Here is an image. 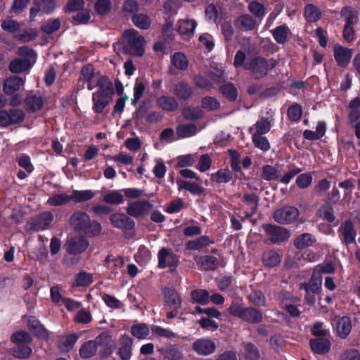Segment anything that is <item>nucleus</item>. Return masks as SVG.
<instances>
[{"label":"nucleus","mask_w":360,"mask_h":360,"mask_svg":"<svg viewBox=\"0 0 360 360\" xmlns=\"http://www.w3.org/2000/svg\"><path fill=\"white\" fill-rule=\"evenodd\" d=\"M94 281L93 274L84 271L79 272L75 277L72 282V287H86Z\"/></svg>","instance_id":"nucleus-35"},{"label":"nucleus","mask_w":360,"mask_h":360,"mask_svg":"<svg viewBox=\"0 0 360 360\" xmlns=\"http://www.w3.org/2000/svg\"><path fill=\"white\" fill-rule=\"evenodd\" d=\"M248 9L252 14L261 19L263 18L266 14L264 5L257 1L250 2L248 5Z\"/></svg>","instance_id":"nucleus-62"},{"label":"nucleus","mask_w":360,"mask_h":360,"mask_svg":"<svg viewBox=\"0 0 360 360\" xmlns=\"http://www.w3.org/2000/svg\"><path fill=\"white\" fill-rule=\"evenodd\" d=\"M311 350L319 354L328 353L331 347L330 341L328 338H315L310 340Z\"/></svg>","instance_id":"nucleus-27"},{"label":"nucleus","mask_w":360,"mask_h":360,"mask_svg":"<svg viewBox=\"0 0 360 360\" xmlns=\"http://www.w3.org/2000/svg\"><path fill=\"white\" fill-rule=\"evenodd\" d=\"M71 201L70 195L66 193H57L53 195L48 200V203L53 206H60Z\"/></svg>","instance_id":"nucleus-54"},{"label":"nucleus","mask_w":360,"mask_h":360,"mask_svg":"<svg viewBox=\"0 0 360 360\" xmlns=\"http://www.w3.org/2000/svg\"><path fill=\"white\" fill-rule=\"evenodd\" d=\"M334 58L337 64L345 67L349 63L353 51L351 49L344 47L339 44H335L333 47Z\"/></svg>","instance_id":"nucleus-17"},{"label":"nucleus","mask_w":360,"mask_h":360,"mask_svg":"<svg viewBox=\"0 0 360 360\" xmlns=\"http://www.w3.org/2000/svg\"><path fill=\"white\" fill-rule=\"evenodd\" d=\"M103 201L108 204L119 205L123 202L124 198L120 191H110L103 195Z\"/></svg>","instance_id":"nucleus-51"},{"label":"nucleus","mask_w":360,"mask_h":360,"mask_svg":"<svg viewBox=\"0 0 360 360\" xmlns=\"http://www.w3.org/2000/svg\"><path fill=\"white\" fill-rule=\"evenodd\" d=\"M32 65L28 58H15L8 65V69L12 73H20L29 70Z\"/></svg>","instance_id":"nucleus-28"},{"label":"nucleus","mask_w":360,"mask_h":360,"mask_svg":"<svg viewBox=\"0 0 360 360\" xmlns=\"http://www.w3.org/2000/svg\"><path fill=\"white\" fill-rule=\"evenodd\" d=\"M212 243V241L207 236H201L196 240L187 243L186 248L188 250H197Z\"/></svg>","instance_id":"nucleus-53"},{"label":"nucleus","mask_w":360,"mask_h":360,"mask_svg":"<svg viewBox=\"0 0 360 360\" xmlns=\"http://www.w3.org/2000/svg\"><path fill=\"white\" fill-rule=\"evenodd\" d=\"M54 0H34V6L30 9V20H34L37 13H50L55 8Z\"/></svg>","instance_id":"nucleus-18"},{"label":"nucleus","mask_w":360,"mask_h":360,"mask_svg":"<svg viewBox=\"0 0 360 360\" xmlns=\"http://www.w3.org/2000/svg\"><path fill=\"white\" fill-rule=\"evenodd\" d=\"M11 340L17 345L10 349L11 355L19 359L27 358L31 355L32 349L28 345L32 342V338L29 333L25 330L17 331L12 335Z\"/></svg>","instance_id":"nucleus-3"},{"label":"nucleus","mask_w":360,"mask_h":360,"mask_svg":"<svg viewBox=\"0 0 360 360\" xmlns=\"http://www.w3.org/2000/svg\"><path fill=\"white\" fill-rule=\"evenodd\" d=\"M271 127V121L268 118L262 117L254 125L253 127L250 129L252 131L255 129V131L252 134L262 135L268 133Z\"/></svg>","instance_id":"nucleus-37"},{"label":"nucleus","mask_w":360,"mask_h":360,"mask_svg":"<svg viewBox=\"0 0 360 360\" xmlns=\"http://www.w3.org/2000/svg\"><path fill=\"white\" fill-rule=\"evenodd\" d=\"M165 303L174 309H179L181 305L180 295L174 290L167 288L164 290Z\"/></svg>","instance_id":"nucleus-30"},{"label":"nucleus","mask_w":360,"mask_h":360,"mask_svg":"<svg viewBox=\"0 0 360 360\" xmlns=\"http://www.w3.org/2000/svg\"><path fill=\"white\" fill-rule=\"evenodd\" d=\"M322 283V276L319 275V271H314L310 281L308 283H304L300 285V288L304 289L307 293H318L321 289Z\"/></svg>","instance_id":"nucleus-24"},{"label":"nucleus","mask_w":360,"mask_h":360,"mask_svg":"<svg viewBox=\"0 0 360 360\" xmlns=\"http://www.w3.org/2000/svg\"><path fill=\"white\" fill-rule=\"evenodd\" d=\"M89 245V240L85 237L77 236L68 239L65 248L70 255H79L85 252Z\"/></svg>","instance_id":"nucleus-8"},{"label":"nucleus","mask_w":360,"mask_h":360,"mask_svg":"<svg viewBox=\"0 0 360 360\" xmlns=\"http://www.w3.org/2000/svg\"><path fill=\"white\" fill-rule=\"evenodd\" d=\"M53 219V214L49 212H45L33 218L32 224L35 231L44 230L49 226Z\"/></svg>","instance_id":"nucleus-21"},{"label":"nucleus","mask_w":360,"mask_h":360,"mask_svg":"<svg viewBox=\"0 0 360 360\" xmlns=\"http://www.w3.org/2000/svg\"><path fill=\"white\" fill-rule=\"evenodd\" d=\"M316 242V238L310 233H305L298 236L294 241V245L297 249H303L312 245Z\"/></svg>","instance_id":"nucleus-41"},{"label":"nucleus","mask_w":360,"mask_h":360,"mask_svg":"<svg viewBox=\"0 0 360 360\" xmlns=\"http://www.w3.org/2000/svg\"><path fill=\"white\" fill-rule=\"evenodd\" d=\"M123 35L127 42L128 51L134 56H142L145 52L144 37L135 30H125Z\"/></svg>","instance_id":"nucleus-5"},{"label":"nucleus","mask_w":360,"mask_h":360,"mask_svg":"<svg viewBox=\"0 0 360 360\" xmlns=\"http://www.w3.org/2000/svg\"><path fill=\"white\" fill-rule=\"evenodd\" d=\"M201 108L208 111H214L220 108L219 101L212 96H205L201 99Z\"/></svg>","instance_id":"nucleus-52"},{"label":"nucleus","mask_w":360,"mask_h":360,"mask_svg":"<svg viewBox=\"0 0 360 360\" xmlns=\"http://www.w3.org/2000/svg\"><path fill=\"white\" fill-rule=\"evenodd\" d=\"M152 208L153 205L148 201H134L128 202L126 211L129 216L137 218L146 215Z\"/></svg>","instance_id":"nucleus-11"},{"label":"nucleus","mask_w":360,"mask_h":360,"mask_svg":"<svg viewBox=\"0 0 360 360\" xmlns=\"http://www.w3.org/2000/svg\"><path fill=\"white\" fill-rule=\"evenodd\" d=\"M131 333L134 338L143 340L148 337L150 333V330L146 324L137 323L131 326Z\"/></svg>","instance_id":"nucleus-45"},{"label":"nucleus","mask_w":360,"mask_h":360,"mask_svg":"<svg viewBox=\"0 0 360 360\" xmlns=\"http://www.w3.org/2000/svg\"><path fill=\"white\" fill-rule=\"evenodd\" d=\"M340 14L346 20L345 25L353 26L359 20L358 12L353 8L344 7L341 10Z\"/></svg>","instance_id":"nucleus-43"},{"label":"nucleus","mask_w":360,"mask_h":360,"mask_svg":"<svg viewBox=\"0 0 360 360\" xmlns=\"http://www.w3.org/2000/svg\"><path fill=\"white\" fill-rule=\"evenodd\" d=\"M193 350L201 356H209L216 350L215 343L208 338H200L192 344Z\"/></svg>","instance_id":"nucleus-13"},{"label":"nucleus","mask_w":360,"mask_h":360,"mask_svg":"<svg viewBox=\"0 0 360 360\" xmlns=\"http://www.w3.org/2000/svg\"><path fill=\"white\" fill-rule=\"evenodd\" d=\"M281 170L278 167L266 165L262 167L261 178L266 181H278Z\"/></svg>","instance_id":"nucleus-34"},{"label":"nucleus","mask_w":360,"mask_h":360,"mask_svg":"<svg viewBox=\"0 0 360 360\" xmlns=\"http://www.w3.org/2000/svg\"><path fill=\"white\" fill-rule=\"evenodd\" d=\"M275 60L267 62L265 59L259 57H255L251 59V63L246 64V69L250 70L253 76L258 79L266 75L269 68L276 66Z\"/></svg>","instance_id":"nucleus-6"},{"label":"nucleus","mask_w":360,"mask_h":360,"mask_svg":"<svg viewBox=\"0 0 360 360\" xmlns=\"http://www.w3.org/2000/svg\"><path fill=\"white\" fill-rule=\"evenodd\" d=\"M70 226L75 231L84 233L90 237L98 236L102 231V226L96 220H91L84 212L77 211L70 217Z\"/></svg>","instance_id":"nucleus-1"},{"label":"nucleus","mask_w":360,"mask_h":360,"mask_svg":"<svg viewBox=\"0 0 360 360\" xmlns=\"http://www.w3.org/2000/svg\"><path fill=\"white\" fill-rule=\"evenodd\" d=\"M99 89L93 94V110L101 113L110 103L113 94L112 84L106 78L102 77L97 81Z\"/></svg>","instance_id":"nucleus-2"},{"label":"nucleus","mask_w":360,"mask_h":360,"mask_svg":"<svg viewBox=\"0 0 360 360\" xmlns=\"http://www.w3.org/2000/svg\"><path fill=\"white\" fill-rule=\"evenodd\" d=\"M236 22L238 27L245 31L254 30L257 26L256 21L248 14L240 16Z\"/></svg>","instance_id":"nucleus-42"},{"label":"nucleus","mask_w":360,"mask_h":360,"mask_svg":"<svg viewBox=\"0 0 360 360\" xmlns=\"http://www.w3.org/2000/svg\"><path fill=\"white\" fill-rule=\"evenodd\" d=\"M44 105V101L41 96L28 95L24 103V107L28 112H36L41 109Z\"/></svg>","instance_id":"nucleus-29"},{"label":"nucleus","mask_w":360,"mask_h":360,"mask_svg":"<svg viewBox=\"0 0 360 360\" xmlns=\"http://www.w3.org/2000/svg\"><path fill=\"white\" fill-rule=\"evenodd\" d=\"M172 63L176 69L180 70H185L188 66V60L181 52H176L173 54Z\"/></svg>","instance_id":"nucleus-47"},{"label":"nucleus","mask_w":360,"mask_h":360,"mask_svg":"<svg viewBox=\"0 0 360 360\" xmlns=\"http://www.w3.org/2000/svg\"><path fill=\"white\" fill-rule=\"evenodd\" d=\"M176 132L178 139L188 138L196 134L197 127L193 124H181L176 127Z\"/></svg>","instance_id":"nucleus-39"},{"label":"nucleus","mask_w":360,"mask_h":360,"mask_svg":"<svg viewBox=\"0 0 360 360\" xmlns=\"http://www.w3.org/2000/svg\"><path fill=\"white\" fill-rule=\"evenodd\" d=\"M103 77H96L94 72V68L91 65L84 66L81 71V78L88 83L87 88L89 90H92L96 86H98L97 81Z\"/></svg>","instance_id":"nucleus-23"},{"label":"nucleus","mask_w":360,"mask_h":360,"mask_svg":"<svg viewBox=\"0 0 360 360\" xmlns=\"http://www.w3.org/2000/svg\"><path fill=\"white\" fill-rule=\"evenodd\" d=\"M338 234L341 240L345 245L355 243L356 232L352 221L346 220L342 223L338 229Z\"/></svg>","instance_id":"nucleus-14"},{"label":"nucleus","mask_w":360,"mask_h":360,"mask_svg":"<svg viewBox=\"0 0 360 360\" xmlns=\"http://www.w3.org/2000/svg\"><path fill=\"white\" fill-rule=\"evenodd\" d=\"M192 86L185 82H178L174 85V94L179 99H187L193 94Z\"/></svg>","instance_id":"nucleus-33"},{"label":"nucleus","mask_w":360,"mask_h":360,"mask_svg":"<svg viewBox=\"0 0 360 360\" xmlns=\"http://www.w3.org/2000/svg\"><path fill=\"white\" fill-rule=\"evenodd\" d=\"M25 84V80L17 76H11L5 79L3 90L5 94L12 95L19 91Z\"/></svg>","instance_id":"nucleus-19"},{"label":"nucleus","mask_w":360,"mask_h":360,"mask_svg":"<svg viewBox=\"0 0 360 360\" xmlns=\"http://www.w3.org/2000/svg\"><path fill=\"white\" fill-rule=\"evenodd\" d=\"M102 299L105 304L110 308L121 309L124 307L123 303L112 295L104 294Z\"/></svg>","instance_id":"nucleus-64"},{"label":"nucleus","mask_w":360,"mask_h":360,"mask_svg":"<svg viewBox=\"0 0 360 360\" xmlns=\"http://www.w3.org/2000/svg\"><path fill=\"white\" fill-rule=\"evenodd\" d=\"M165 360H182L184 354L181 349L174 345H169L158 349Z\"/></svg>","instance_id":"nucleus-26"},{"label":"nucleus","mask_w":360,"mask_h":360,"mask_svg":"<svg viewBox=\"0 0 360 360\" xmlns=\"http://www.w3.org/2000/svg\"><path fill=\"white\" fill-rule=\"evenodd\" d=\"M134 25L139 29L146 30L150 25V20L146 15L139 14L132 18Z\"/></svg>","instance_id":"nucleus-60"},{"label":"nucleus","mask_w":360,"mask_h":360,"mask_svg":"<svg viewBox=\"0 0 360 360\" xmlns=\"http://www.w3.org/2000/svg\"><path fill=\"white\" fill-rule=\"evenodd\" d=\"M299 210L294 207L287 206L277 210L274 214V220L278 224H287L298 219Z\"/></svg>","instance_id":"nucleus-7"},{"label":"nucleus","mask_w":360,"mask_h":360,"mask_svg":"<svg viewBox=\"0 0 360 360\" xmlns=\"http://www.w3.org/2000/svg\"><path fill=\"white\" fill-rule=\"evenodd\" d=\"M60 26L58 19H49L41 25V30L46 34H51L57 31Z\"/></svg>","instance_id":"nucleus-58"},{"label":"nucleus","mask_w":360,"mask_h":360,"mask_svg":"<svg viewBox=\"0 0 360 360\" xmlns=\"http://www.w3.org/2000/svg\"><path fill=\"white\" fill-rule=\"evenodd\" d=\"M288 33V27L285 25H281L273 30V36L275 40L279 44L285 42Z\"/></svg>","instance_id":"nucleus-57"},{"label":"nucleus","mask_w":360,"mask_h":360,"mask_svg":"<svg viewBox=\"0 0 360 360\" xmlns=\"http://www.w3.org/2000/svg\"><path fill=\"white\" fill-rule=\"evenodd\" d=\"M203 110L199 107H185L182 110L183 116L188 120L200 119L203 116Z\"/></svg>","instance_id":"nucleus-48"},{"label":"nucleus","mask_w":360,"mask_h":360,"mask_svg":"<svg viewBox=\"0 0 360 360\" xmlns=\"http://www.w3.org/2000/svg\"><path fill=\"white\" fill-rule=\"evenodd\" d=\"M37 36V32L34 29H28L18 34L15 38L22 42H29L34 40Z\"/></svg>","instance_id":"nucleus-63"},{"label":"nucleus","mask_w":360,"mask_h":360,"mask_svg":"<svg viewBox=\"0 0 360 360\" xmlns=\"http://www.w3.org/2000/svg\"><path fill=\"white\" fill-rule=\"evenodd\" d=\"M352 330V323L348 317H342L336 323V334L342 339L346 338Z\"/></svg>","instance_id":"nucleus-32"},{"label":"nucleus","mask_w":360,"mask_h":360,"mask_svg":"<svg viewBox=\"0 0 360 360\" xmlns=\"http://www.w3.org/2000/svg\"><path fill=\"white\" fill-rule=\"evenodd\" d=\"M220 91L226 98L230 101H235L238 96L236 88L231 83L221 86Z\"/></svg>","instance_id":"nucleus-56"},{"label":"nucleus","mask_w":360,"mask_h":360,"mask_svg":"<svg viewBox=\"0 0 360 360\" xmlns=\"http://www.w3.org/2000/svg\"><path fill=\"white\" fill-rule=\"evenodd\" d=\"M243 354L248 360H259L260 357L259 349L256 346L250 342H245L243 344Z\"/></svg>","instance_id":"nucleus-49"},{"label":"nucleus","mask_w":360,"mask_h":360,"mask_svg":"<svg viewBox=\"0 0 360 360\" xmlns=\"http://www.w3.org/2000/svg\"><path fill=\"white\" fill-rule=\"evenodd\" d=\"M349 120L350 123L356 122L360 119V98L356 97L349 103Z\"/></svg>","instance_id":"nucleus-40"},{"label":"nucleus","mask_w":360,"mask_h":360,"mask_svg":"<svg viewBox=\"0 0 360 360\" xmlns=\"http://www.w3.org/2000/svg\"><path fill=\"white\" fill-rule=\"evenodd\" d=\"M304 15L307 22H314L321 18V12L316 6L308 4L304 8Z\"/></svg>","instance_id":"nucleus-38"},{"label":"nucleus","mask_w":360,"mask_h":360,"mask_svg":"<svg viewBox=\"0 0 360 360\" xmlns=\"http://www.w3.org/2000/svg\"><path fill=\"white\" fill-rule=\"evenodd\" d=\"M196 26L197 22L194 20H180L177 23V31L181 35L190 38L193 35Z\"/></svg>","instance_id":"nucleus-22"},{"label":"nucleus","mask_w":360,"mask_h":360,"mask_svg":"<svg viewBox=\"0 0 360 360\" xmlns=\"http://www.w3.org/2000/svg\"><path fill=\"white\" fill-rule=\"evenodd\" d=\"M156 104L158 108L167 112H174L179 107V103L176 98L169 95L159 96L156 100Z\"/></svg>","instance_id":"nucleus-20"},{"label":"nucleus","mask_w":360,"mask_h":360,"mask_svg":"<svg viewBox=\"0 0 360 360\" xmlns=\"http://www.w3.org/2000/svg\"><path fill=\"white\" fill-rule=\"evenodd\" d=\"M217 183H227L232 179V173L229 169H222L212 175Z\"/></svg>","instance_id":"nucleus-59"},{"label":"nucleus","mask_w":360,"mask_h":360,"mask_svg":"<svg viewBox=\"0 0 360 360\" xmlns=\"http://www.w3.org/2000/svg\"><path fill=\"white\" fill-rule=\"evenodd\" d=\"M252 141L254 146L264 152L270 149V143L268 139L262 135L252 134Z\"/></svg>","instance_id":"nucleus-55"},{"label":"nucleus","mask_w":360,"mask_h":360,"mask_svg":"<svg viewBox=\"0 0 360 360\" xmlns=\"http://www.w3.org/2000/svg\"><path fill=\"white\" fill-rule=\"evenodd\" d=\"M108 335L101 334L94 340H89L79 348V354L82 359H89L96 354L98 346L103 341L107 340Z\"/></svg>","instance_id":"nucleus-9"},{"label":"nucleus","mask_w":360,"mask_h":360,"mask_svg":"<svg viewBox=\"0 0 360 360\" xmlns=\"http://www.w3.org/2000/svg\"><path fill=\"white\" fill-rule=\"evenodd\" d=\"M262 261L265 266L274 267L280 264L281 255L275 251H269L264 254Z\"/></svg>","instance_id":"nucleus-50"},{"label":"nucleus","mask_w":360,"mask_h":360,"mask_svg":"<svg viewBox=\"0 0 360 360\" xmlns=\"http://www.w3.org/2000/svg\"><path fill=\"white\" fill-rule=\"evenodd\" d=\"M194 259L199 267L203 270H214L217 266V259L213 256H196Z\"/></svg>","instance_id":"nucleus-31"},{"label":"nucleus","mask_w":360,"mask_h":360,"mask_svg":"<svg viewBox=\"0 0 360 360\" xmlns=\"http://www.w3.org/2000/svg\"><path fill=\"white\" fill-rule=\"evenodd\" d=\"M158 257L160 269H165L167 266L176 267L179 262L177 256L166 248L160 250Z\"/></svg>","instance_id":"nucleus-15"},{"label":"nucleus","mask_w":360,"mask_h":360,"mask_svg":"<svg viewBox=\"0 0 360 360\" xmlns=\"http://www.w3.org/2000/svg\"><path fill=\"white\" fill-rule=\"evenodd\" d=\"M95 195V193L91 190L73 191L70 195L71 201L76 202H82L92 199Z\"/></svg>","instance_id":"nucleus-46"},{"label":"nucleus","mask_w":360,"mask_h":360,"mask_svg":"<svg viewBox=\"0 0 360 360\" xmlns=\"http://www.w3.org/2000/svg\"><path fill=\"white\" fill-rule=\"evenodd\" d=\"M229 314L249 323H258L262 321L263 316L260 311L252 307H244L234 303L228 309Z\"/></svg>","instance_id":"nucleus-4"},{"label":"nucleus","mask_w":360,"mask_h":360,"mask_svg":"<svg viewBox=\"0 0 360 360\" xmlns=\"http://www.w3.org/2000/svg\"><path fill=\"white\" fill-rule=\"evenodd\" d=\"M111 224L117 229L131 230L134 227V221L122 213H114L110 216Z\"/></svg>","instance_id":"nucleus-16"},{"label":"nucleus","mask_w":360,"mask_h":360,"mask_svg":"<svg viewBox=\"0 0 360 360\" xmlns=\"http://www.w3.org/2000/svg\"><path fill=\"white\" fill-rule=\"evenodd\" d=\"M78 338L79 336L75 333L60 337L59 340L60 349L64 352L70 351L76 344Z\"/></svg>","instance_id":"nucleus-36"},{"label":"nucleus","mask_w":360,"mask_h":360,"mask_svg":"<svg viewBox=\"0 0 360 360\" xmlns=\"http://www.w3.org/2000/svg\"><path fill=\"white\" fill-rule=\"evenodd\" d=\"M151 331L153 335L160 338H165L167 339L174 338L176 336V335L174 332L158 326H153L151 328Z\"/></svg>","instance_id":"nucleus-61"},{"label":"nucleus","mask_w":360,"mask_h":360,"mask_svg":"<svg viewBox=\"0 0 360 360\" xmlns=\"http://www.w3.org/2000/svg\"><path fill=\"white\" fill-rule=\"evenodd\" d=\"M191 297L192 300L200 304H207L210 302V294L206 290L197 289L191 291Z\"/></svg>","instance_id":"nucleus-44"},{"label":"nucleus","mask_w":360,"mask_h":360,"mask_svg":"<svg viewBox=\"0 0 360 360\" xmlns=\"http://www.w3.org/2000/svg\"><path fill=\"white\" fill-rule=\"evenodd\" d=\"M134 340L127 334H122L117 342V354L121 360H130L132 356Z\"/></svg>","instance_id":"nucleus-12"},{"label":"nucleus","mask_w":360,"mask_h":360,"mask_svg":"<svg viewBox=\"0 0 360 360\" xmlns=\"http://www.w3.org/2000/svg\"><path fill=\"white\" fill-rule=\"evenodd\" d=\"M265 233L273 243H280L287 240L290 237V232L283 227L266 224L264 226Z\"/></svg>","instance_id":"nucleus-10"},{"label":"nucleus","mask_w":360,"mask_h":360,"mask_svg":"<svg viewBox=\"0 0 360 360\" xmlns=\"http://www.w3.org/2000/svg\"><path fill=\"white\" fill-rule=\"evenodd\" d=\"M29 329L38 338L44 340L49 339V332L34 317L30 318L27 323Z\"/></svg>","instance_id":"nucleus-25"}]
</instances>
